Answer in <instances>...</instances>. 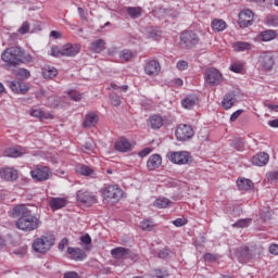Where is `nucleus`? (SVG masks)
<instances>
[{
	"mask_svg": "<svg viewBox=\"0 0 278 278\" xmlns=\"http://www.w3.org/2000/svg\"><path fill=\"white\" fill-rule=\"evenodd\" d=\"M13 216H17V220L15 222V226L20 229V231H25L29 233L31 231H36L42 225L40 218L31 213L25 204H18L12 210Z\"/></svg>",
	"mask_w": 278,
	"mask_h": 278,
	"instance_id": "nucleus-1",
	"label": "nucleus"
},
{
	"mask_svg": "<svg viewBox=\"0 0 278 278\" xmlns=\"http://www.w3.org/2000/svg\"><path fill=\"white\" fill-rule=\"evenodd\" d=\"M55 244V236L51 232H47L33 241V251L47 255L51 251V248Z\"/></svg>",
	"mask_w": 278,
	"mask_h": 278,
	"instance_id": "nucleus-2",
	"label": "nucleus"
},
{
	"mask_svg": "<svg viewBox=\"0 0 278 278\" xmlns=\"http://www.w3.org/2000/svg\"><path fill=\"white\" fill-rule=\"evenodd\" d=\"M1 60L9 66H17V64L25 62V52L18 47L7 48L1 53Z\"/></svg>",
	"mask_w": 278,
	"mask_h": 278,
	"instance_id": "nucleus-3",
	"label": "nucleus"
},
{
	"mask_svg": "<svg viewBox=\"0 0 278 278\" xmlns=\"http://www.w3.org/2000/svg\"><path fill=\"white\" fill-rule=\"evenodd\" d=\"M180 47L182 49H194L197 45L200 42L199 35L194 33L193 30H184L180 34Z\"/></svg>",
	"mask_w": 278,
	"mask_h": 278,
	"instance_id": "nucleus-4",
	"label": "nucleus"
},
{
	"mask_svg": "<svg viewBox=\"0 0 278 278\" xmlns=\"http://www.w3.org/2000/svg\"><path fill=\"white\" fill-rule=\"evenodd\" d=\"M167 157L172 164H177L178 166L192 164V155L188 151L169 152Z\"/></svg>",
	"mask_w": 278,
	"mask_h": 278,
	"instance_id": "nucleus-5",
	"label": "nucleus"
},
{
	"mask_svg": "<svg viewBox=\"0 0 278 278\" xmlns=\"http://www.w3.org/2000/svg\"><path fill=\"white\" fill-rule=\"evenodd\" d=\"M51 169L48 166H37L33 170H30V176L34 181H47L51 179Z\"/></svg>",
	"mask_w": 278,
	"mask_h": 278,
	"instance_id": "nucleus-6",
	"label": "nucleus"
},
{
	"mask_svg": "<svg viewBox=\"0 0 278 278\" xmlns=\"http://www.w3.org/2000/svg\"><path fill=\"white\" fill-rule=\"evenodd\" d=\"M204 79L210 86H218L223 83V74L215 67L205 71Z\"/></svg>",
	"mask_w": 278,
	"mask_h": 278,
	"instance_id": "nucleus-7",
	"label": "nucleus"
},
{
	"mask_svg": "<svg viewBox=\"0 0 278 278\" xmlns=\"http://www.w3.org/2000/svg\"><path fill=\"white\" fill-rule=\"evenodd\" d=\"M104 199H109V201H121L123 199V189L118 187V185L108 186L103 191Z\"/></svg>",
	"mask_w": 278,
	"mask_h": 278,
	"instance_id": "nucleus-8",
	"label": "nucleus"
},
{
	"mask_svg": "<svg viewBox=\"0 0 278 278\" xmlns=\"http://www.w3.org/2000/svg\"><path fill=\"white\" fill-rule=\"evenodd\" d=\"M175 136L177 140H180V142H186V140H190L192 136H194V130L192 129V126L180 124L175 131Z\"/></svg>",
	"mask_w": 278,
	"mask_h": 278,
	"instance_id": "nucleus-9",
	"label": "nucleus"
},
{
	"mask_svg": "<svg viewBox=\"0 0 278 278\" xmlns=\"http://www.w3.org/2000/svg\"><path fill=\"white\" fill-rule=\"evenodd\" d=\"M258 66L263 71H273V66H275V55L273 52H262L258 56Z\"/></svg>",
	"mask_w": 278,
	"mask_h": 278,
	"instance_id": "nucleus-10",
	"label": "nucleus"
},
{
	"mask_svg": "<svg viewBox=\"0 0 278 278\" xmlns=\"http://www.w3.org/2000/svg\"><path fill=\"white\" fill-rule=\"evenodd\" d=\"M257 255L255 247H243L240 248L237 252V257L239 258V262H249L250 260H253Z\"/></svg>",
	"mask_w": 278,
	"mask_h": 278,
	"instance_id": "nucleus-11",
	"label": "nucleus"
},
{
	"mask_svg": "<svg viewBox=\"0 0 278 278\" xmlns=\"http://www.w3.org/2000/svg\"><path fill=\"white\" fill-rule=\"evenodd\" d=\"M81 51V46L79 43H66L62 46V56L63 58H75Z\"/></svg>",
	"mask_w": 278,
	"mask_h": 278,
	"instance_id": "nucleus-12",
	"label": "nucleus"
},
{
	"mask_svg": "<svg viewBox=\"0 0 278 278\" xmlns=\"http://www.w3.org/2000/svg\"><path fill=\"white\" fill-rule=\"evenodd\" d=\"M238 23L240 27H250V25H253V11L249 9L241 11Z\"/></svg>",
	"mask_w": 278,
	"mask_h": 278,
	"instance_id": "nucleus-13",
	"label": "nucleus"
},
{
	"mask_svg": "<svg viewBox=\"0 0 278 278\" xmlns=\"http://www.w3.org/2000/svg\"><path fill=\"white\" fill-rule=\"evenodd\" d=\"M161 71H162V65H160V62H157L155 60L146 62V65H144L146 75L155 77V76L160 75Z\"/></svg>",
	"mask_w": 278,
	"mask_h": 278,
	"instance_id": "nucleus-14",
	"label": "nucleus"
},
{
	"mask_svg": "<svg viewBox=\"0 0 278 278\" xmlns=\"http://www.w3.org/2000/svg\"><path fill=\"white\" fill-rule=\"evenodd\" d=\"M76 199L79 203H85L86 205H94L97 203V197L84 190L77 191Z\"/></svg>",
	"mask_w": 278,
	"mask_h": 278,
	"instance_id": "nucleus-15",
	"label": "nucleus"
},
{
	"mask_svg": "<svg viewBox=\"0 0 278 278\" xmlns=\"http://www.w3.org/2000/svg\"><path fill=\"white\" fill-rule=\"evenodd\" d=\"M10 88L15 94H26V92L29 91V86H27V83L21 80H12L10 83Z\"/></svg>",
	"mask_w": 278,
	"mask_h": 278,
	"instance_id": "nucleus-16",
	"label": "nucleus"
},
{
	"mask_svg": "<svg viewBox=\"0 0 278 278\" xmlns=\"http://www.w3.org/2000/svg\"><path fill=\"white\" fill-rule=\"evenodd\" d=\"M26 153H27V149L21 146H15L4 150L3 155L4 157H23V155H25Z\"/></svg>",
	"mask_w": 278,
	"mask_h": 278,
	"instance_id": "nucleus-17",
	"label": "nucleus"
},
{
	"mask_svg": "<svg viewBox=\"0 0 278 278\" xmlns=\"http://www.w3.org/2000/svg\"><path fill=\"white\" fill-rule=\"evenodd\" d=\"M0 177L4 181H16L18 179V172L12 167H4L0 169Z\"/></svg>",
	"mask_w": 278,
	"mask_h": 278,
	"instance_id": "nucleus-18",
	"label": "nucleus"
},
{
	"mask_svg": "<svg viewBox=\"0 0 278 278\" xmlns=\"http://www.w3.org/2000/svg\"><path fill=\"white\" fill-rule=\"evenodd\" d=\"M115 149L121 153H127L134 149V144H131L127 138L122 137L115 142Z\"/></svg>",
	"mask_w": 278,
	"mask_h": 278,
	"instance_id": "nucleus-19",
	"label": "nucleus"
},
{
	"mask_svg": "<svg viewBox=\"0 0 278 278\" xmlns=\"http://www.w3.org/2000/svg\"><path fill=\"white\" fill-rule=\"evenodd\" d=\"M67 253L68 255H71L72 260H74L75 262H81L86 260V257H88V255H86V251L79 248L70 247L67 248Z\"/></svg>",
	"mask_w": 278,
	"mask_h": 278,
	"instance_id": "nucleus-20",
	"label": "nucleus"
},
{
	"mask_svg": "<svg viewBox=\"0 0 278 278\" xmlns=\"http://www.w3.org/2000/svg\"><path fill=\"white\" fill-rule=\"evenodd\" d=\"M268 160H270L268 153L261 152L252 157V164H254V166H266V164H268Z\"/></svg>",
	"mask_w": 278,
	"mask_h": 278,
	"instance_id": "nucleus-21",
	"label": "nucleus"
},
{
	"mask_svg": "<svg viewBox=\"0 0 278 278\" xmlns=\"http://www.w3.org/2000/svg\"><path fill=\"white\" fill-rule=\"evenodd\" d=\"M148 170H155L162 166V156L160 154H152L147 162Z\"/></svg>",
	"mask_w": 278,
	"mask_h": 278,
	"instance_id": "nucleus-22",
	"label": "nucleus"
},
{
	"mask_svg": "<svg viewBox=\"0 0 278 278\" xmlns=\"http://www.w3.org/2000/svg\"><path fill=\"white\" fill-rule=\"evenodd\" d=\"M181 105L185 110H192L195 105H199V98L194 94L187 96L185 99L181 100Z\"/></svg>",
	"mask_w": 278,
	"mask_h": 278,
	"instance_id": "nucleus-23",
	"label": "nucleus"
},
{
	"mask_svg": "<svg viewBox=\"0 0 278 278\" xmlns=\"http://www.w3.org/2000/svg\"><path fill=\"white\" fill-rule=\"evenodd\" d=\"M47 103L49 108H64V105H66L64 98L58 96L48 97Z\"/></svg>",
	"mask_w": 278,
	"mask_h": 278,
	"instance_id": "nucleus-24",
	"label": "nucleus"
},
{
	"mask_svg": "<svg viewBox=\"0 0 278 278\" xmlns=\"http://www.w3.org/2000/svg\"><path fill=\"white\" fill-rule=\"evenodd\" d=\"M235 103H236V93L228 92L224 96V99L222 101V105L224 110H231Z\"/></svg>",
	"mask_w": 278,
	"mask_h": 278,
	"instance_id": "nucleus-25",
	"label": "nucleus"
},
{
	"mask_svg": "<svg viewBox=\"0 0 278 278\" xmlns=\"http://www.w3.org/2000/svg\"><path fill=\"white\" fill-rule=\"evenodd\" d=\"M111 255L115 260H124L125 256L130 255V250L127 248L118 247L111 250Z\"/></svg>",
	"mask_w": 278,
	"mask_h": 278,
	"instance_id": "nucleus-26",
	"label": "nucleus"
},
{
	"mask_svg": "<svg viewBox=\"0 0 278 278\" xmlns=\"http://www.w3.org/2000/svg\"><path fill=\"white\" fill-rule=\"evenodd\" d=\"M41 75L43 79H53V77H58V68L51 65H46L41 70Z\"/></svg>",
	"mask_w": 278,
	"mask_h": 278,
	"instance_id": "nucleus-27",
	"label": "nucleus"
},
{
	"mask_svg": "<svg viewBox=\"0 0 278 278\" xmlns=\"http://www.w3.org/2000/svg\"><path fill=\"white\" fill-rule=\"evenodd\" d=\"M149 125L151 129H160L164 126V118L161 115H152L149 117Z\"/></svg>",
	"mask_w": 278,
	"mask_h": 278,
	"instance_id": "nucleus-28",
	"label": "nucleus"
},
{
	"mask_svg": "<svg viewBox=\"0 0 278 278\" xmlns=\"http://www.w3.org/2000/svg\"><path fill=\"white\" fill-rule=\"evenodd\" d=\"M97 123H99V116H97L96 113H88L84 119V127L86 128L94 127Z\"/></svg>",
	"mask_w": 278,
	"mask_h": 278,
	"instance_id": "nucleus-29",
	"label": "nucleus"
},
{
	"mask_svg": "<svg viewBox=\"0 0 278 278\" xmlns=\"http://www.w3.org/2000/svg\"><path fill=\"white\" fill-rule=\"evenodd\" d=\"M50 207L55 212V210H62V207H66V199L64 198H52L50 200Z\"/></svg>",
	"mask_w": 278,
	"mask_h": 278,
	"instance_id": "nucleus-30",
	"label": "nucleus"
},
{
	"mask_svg": "<svg viewBox=\"0 0 278 278\" xmlns=\"http://www.w3.org/2000/svg\"><path fill=\"white\" fill-rule=\"evenodd\" d=\"M213 31H225L227 29V22L224 20L215 18L211 23Z\"/></svg>",
	"mask_w": 278,
	"mask_h": 278,
	"instance_id": "nucleus-31",
	"label": "nucleus"
},
{
	"mask_svg": "<svg viewBox=\"0 0 278 278\" xmlns=\"http://www.w3.org/2000/svg\"><path fill=\"white\" fill-rule=\"evenodd\" d=\"M277 38V31L267 29L260 34V40L263 42H270V40H275Z\"/></svg>",
	"mask_w": 278,
	"mask_h": 278,
	"instance_id": "nucleus-32",
	"label": "nucleus"
},
{
	"mask_svg": "<svg viewBox=\"0 0 278 278\" xmlns=\"http://www.w3.org/2000/svg\"><path fill=\"white\" fill-rule=\"evenodd\" d=\"M104 47H105V41H103V39H97L90 43L89 49L92 53H101Z\"/></svg>",
	"mask_w": 278,
	"mask_h": 278,
	"instance_id": "nucleus-33",
	"label": "nucleus"
},
{
	"mask_svg": "<svg viewBox=\"0 0 278 278\" xmlns=\"http://www.w3.org/2000/svg\"><path fill=\"white\" fill-rule=\"evenodd\" d=\"M30 116H34L35 118H53V113H45L42 109H31Z\"/></svg>",
	"mask_w": 278,
	"mask_h": 278,
	"instance_id": "nucleus-34",
	"label": "nucleus"
},
{
	"mask_svg": "<svg viewBox=\"0 0 278 278\" xmlns=\"http://www.w3.org/2000/svg\"><path fill=\"white\" fill-rule=\"evenodd\" d=\"M235 51H251L253 46L247 41H237L232 45Z\"/></svg>",
	"mask_w": 278,
	"mask_h": 278,
	"instance_id": "nucleus-35",
	"label": "nucleus"
},
{
	"mask_svg": "<svg viewBox=\"0 0 278 278\" xmlns=\"http://www.w3.org/2000/svg\"><path fill=\"white\" fill-rule=\"evenodd\" d=\"M126 12L130 18H140L142 16V8L140 7H128Z\"/></svg>",
	"mask_w": 278,
	"mask_h": 278,
	"instance_id": "nucleus-36",
	"label": "nucleus"
},
{
	"mask_svg": "<svg viewBox=\"0 0 278 278\" xmlns=\"http://www.w3.org/2000/svg\"><path fill=\"white\" fill-rule=\"evenodd\" d=\"M237 186L239 190H251L253 188V181L247 179V178H241L237 180Z\"/></svg>",
	"mask_w": 278,
	"mask_h": 278,
	"instance_id": "nucleus-37",
	"label": "nucleus"
},
{
	"mask_svg": "<svg viewBox=\"0 0 278 278\" xmlns=\"http://www.w3.org/2000/svg\"><path fill=\"white\" fill-rule=\"evenodd\" d=\"M15 77H17V79H29L31 73L27 68H18L15 71Z\"/></svg>",
	"mask_w": 278,
	"mask_h": 278,
	"instance_id": "nucleus-38",
	"label": "nucleus"
},
{
	"mask_svg": "<svg viewBox=\"0 0 278 278\" xmlns=\"http://www.w3.org/2000/svg\"><path fill=\"white\" fill-rule=\"evenodd\" d=\"M76 170L79 175H84L86 177L94 173V170L87 165H77Z\"/></svg>",
	"mask_w": 278,
	"mask_h": 278,
	"instance_id": "nucleus-39",
	"label": "nucleus"
},
{
	"mask_svg": "<svg viewBox=\"0 0 278 278\" xmlns=\"http://www.w3.org/2000/svg\"><path fill=\"white\" fill-rule=\"evenodd\" d=\"M169 203L170 200H168V198H159L155 200L154 205L160 210H164V207H167Z\"/></svg>",
	"mask_w": 278,
	"mask_h": 278,
	"instance_id": "nucleus-40",
	"label": "nucleus"
},
{
	"mask_svg": "<svg viewBox=\"0 0 278 278\" xmlns=\"http://www.w3.org/2000/svg\"><path fill=\"white\" fill-rule=\"evenodd\" d=\"M80 242H83V244H86L85 251H90V249H92V238L90 237V235H84L80 238Z\"/></svg>",
	"mask_w": 278,
	"mask_h": 278,
	"instance_id": "nucleus-41",
	"label": "nucleus"
},
{
	"mask_svg": "<svg viewBox=\"0 0 278 278\" xmlns=\"http://www.w3.org/2000/svg\"><path fill=\"white\" fill-rule=\"evenodd\" d=\"M140 227L142 231H153V227H155V225H153V222L146 219L140 223Z\"/></svg>",
	"mask_w": 278,
	"mask_h": 278,
	"instance_id": "nucleus-42",
	"label": "nucleus"
},
{
	"mask_svg": "<svg viewBox=\"0 0 278 278\" xmlns=\"http://www.w3.org/2000/svg\"><path fill=\"white\" fill-rule=\"evenodd\" d=\"M134 58V53L130 50H123L119 52V60L124 62H129Z\"/></svg>",
	"mask_w": 278,
	"mask_h": 278,
	"instance_id": "nucleus-43",
	"label": "nucleus"
},
{
	"mask_svg": "<svg viewBox=\"0 0 278 278\" xmlns=\"http://www.w3.org/2000/svg\"><path fill=\"white\" fill-rule=\"evenodd\" d=\"M160 36H162V31H160V29L153 27L149 28L148 38H152L153 40H155L156 38H160Z\"/></svg>",
	"mask_w": 278,
	"mask_h": 278,
	"instance_id": "nucleus-44",
	"label": "nucleus"
},
{
	"mask_svg": "<svg viewBox=\"0 0 278 278\" xmlns=\"http://www.w3.org/2000/svg\"><path fill=\"white\" fill-rule=\"evenodd\" d=\"M93 149H94V142H92L91 139L86 141L85 144L83 146L84 153H90L93 151Z\"/></svg>",
	"mask_w": 278,
	"mask_h": 278,
	"instance_id": "nucleus-45",
	"label": "nucleus"
},
{
	"mask_svg": "<svg viewBox=\"0 0 278 278\" xmlns=\"http://www.w3.org/2000/svg\"><path fill=\"white\" fill-rule=\"evenodd\" d=\"M266 178L271 184H277V181H278V170L267 173Z\"/></svg>",
	"mask_w": 278,
	"mask_h": 278,
	"instance_id": "nucleus-46",
	"label": "nucleus"
},
{
	"mask_svg": "<svg viewBox=\"0 0 278 278\" xmlns=\"http://www.w3.org/2000/svg\"><path fill=\"white\" fill-rule=\"evenodd\" d=\"M67 94L72 99V101H81V93L75 90H70Z\"/></svg>",
	"mask_w": 278,
	"mask_h": 278,
	"instance_id": "nucleus-47",
	"label": "nucleus"
},
{
	"mask_svg": "<svg viewBox=\"0 0 278 278\" xmlns=\"http://www.w3.org/2000/svg\"><path fill=\"white\" fill-rule=\"evenodd\" d=\"M250 222L251 219H239L235 224H232V227H239V228L249 227Z\"/></svg>",
	"mask_w": 278,
	"mask_h": 278,
	"instance_id": "nucleus-48",
	"label": "nucleus"
},
{
	"mask_svg": "<svg viewBox=\"0 0 278 278\" xmlns=\"http://www.w3.org/2000/svg\"><path fill=\"white\" fill-rule=\"evenodd\" d=\"M233 148L238 151H244V141L242 139H236L233 141Z\"/></svg>",
	"mask_w": 278,
	"mask_h": 278,
	"instance_id": "nucleus-49",
	"label": "nucleus"
},
{
	"mask_svg": "<svg viewBox=\"0 0 278 278\" xmlns=\"http://www.w3.org/2000/svg\"><path fill=\"white\" fill-rule=\"evenodd\" d=\"M244 112V110L240 109V110H237L236 112H233L231 115H230V122L231 123H236V121H238V118H240V115Z\"/></svg>",
	"mask_w": 278,
	"mask_h": 278,
	"instance_id": "nucleus-50",
	"label": "nucleus"
},
{
	"mask_svg": "<svg viewBox=\"0 0 278 278\" xmlns=\"http://www.w3.org/2000/svg\"><path fill=\"white\" fill-rule=\"evenodd\" d=\"M111 103L112 105H114L115 108H118V105H121L122 101H121V96L118 94H113L111 96Z\"/></svg>",
	"mask_w": 278,
	"mask_h": 278,
	"instance_id": "nucleus-51",
	"label": "nucleus"
},
{
	"mask_svg": "<svg viewBox=\"0 0 278 278\" xmlns=\"http://www.w3.org/2000/svg\"><path fill=\"white\" fill-rule=\"evenodd\" d=\"M51 55L52 58H60V55H62V47L59 48L56 46L51 48Z\"/></svg>",
	"mask_w": 278,
	"mask_h": 278,
	"instance_id": "nucleus-52",
	"label": "nucleus"
},
{
	"mask_svg": "<svg viewBox=\"0 0 278 278\" xmlns=\"http://www.w3.org/2000/svg\"><path fill=\"white\" fill-rule=\"evenodd\" d=\"M17 31H18V34H22V36L27 34V31H29V24H28V22H24L22 24V26L18 28Z\"/></svg>",
	"mask_w": 278,
	"mask_h": 278,
	"instance_id": "nucleus-53",
	"label": "nucleus"
},
{
	"mask_svg": "<svg viewBox=\"0 0 278 278\" xmlns=\"http://www.w3.org/2000/svg\"><path fill=\"white\" fill-rule=\"evenodd\" d=\"M176 68H178V71H187L188 70V62L180 60L177 62L176 64Z\"/></svg>",
	"mask_w": 278,
	"mask_h": 278,
	"instance_id": "nucleus-54",
	"label": "nucleus"
},
{
	"mask_svg": "<svg viewBox=\"0 0 278 278\" xmlns=\"http://www.w3.org/2000/svg\"><path fill=\"white\" fill-rule=\"evenodd\" d=\"M242 64L240 63H233L232 65H230V71H232V73H242Z\"/></svg>",
	"mask_w": 278,
	"mask_h": 278,
	"instance_id": "nucleus-55",
	"label": "nucleus"
},
{
	"mask_svg": "<svg viewBox=\"0 0 278 278\" xmlns=\"http://www.w3.org/2000/svg\"><path fill=\"white\" fill-rule=\"evenodd\" d=\"M168 255H170V250H168L167 248H165L159 252V257L161 260H166V257H168Z\"/></svg>",
	"mask_w": 278,
	"mask_h": 278,
	"instance_id": "nucleus-56",
	"label": "nucleus"
},
{
	"mask_svg": "<svg viewBox=\"0 0 278 278\" xmlns=\"http://www.w3.org/2000/svg\"><path fill=\"white\" fill-rule=\"evenodd\" d=\"M269 25H273L274 27H278V15H271L268 17Z\"/></svg>",
	"mask_w": 278,
	"mask_h": 278,
	"instance_id": "nucleus-57",
	"label": "nucleus"
},
{
	"mask_svg": "<svg viewBox=\"0 0 278 278\" xmlns=\"http://www.w3.org/2000/svg\"><path fill=\"white\" fill-rule=\"evenodd\" d=\"M152 151L153 149L151 148H144L139 152V157H147V155H149Z\"/></svg>",
	"mask_w": 278,
	"mask_h": 278,
	"instance_id": "nucleus-58",
	"label": "nucleus"
},
{
	"mask_svg": "<svg viewBox=\"0 0 278 278\" xmlns=\"http://www.w3.org/2000/svg\"><path fill=\"white\" fill-rule=\"evenodd\" d=\"M66 247H68V239L64 238L59 243V251H64Z\"/></svg>",
	"mask_w": 278,
	"mask_h": 278,
	"instance_id": "nucleus-59",
	"label": "nucleus"
},
{
	"mask_svg": "<svg viewBox=\"0 0 278 278\" xmlns=\"http://www.w3.org/2000/svg\"><path fill=\"white\" fill-rule=\"evenodd\" d=\"M63 278H79L77 271H67L63 275Z\"/></svg>",
	"mask_w": 278,
	"mask_h": 278,
	"instance_id": "nucleus-60",
	"label": "nucleus"
},
{
	"mask_svg": "<svg viewBox=\"0 0 278 278\" xmlns=\"http://www.w3.org/2000/svg\"><path fill=\"white\" fill-rule=\"evenodd\" d=\"M173 225H175V227H184V225H186V219L177 218L173 222Z\"/></svg>",
	"mask_w": 278,
	"mask_h": 278,
	"instance_id": "nucleus-61",
	"label": "nucleus"
},
{
	"mask_svg": "<svg viewBox=\"0 0 278 278\" xmlns=\"http://www.w3.org/2000/svg\"><path fill=\"white\" fill-rule=\"evenodd\" d=\"M205 262H216V255L212 253L204 254Z\"/></svg>",
	"mask_w": 278,
	"mask_h": 278,
	"instance_id": "nucleus-62",
	"label": "nucleus"
},
{
	"mask_svg": "<svg viewBox=\"0 0 278 278\" xmlns=\"http://www.w3.org/2000/svg\"><path fill=\"white\" fill-rule=\"evenodd\" d=\"M269 253H271V255H278V244H271L269 245Z\"/></svg>",
	"mask_w": 278,
	"mask_h": 278,
	"instance_id": "nucleus-63",
	"label": "nucleus"
},
{
	"mask_svg": "<svg viewBox=\"0 0 278 278\" xmlns=\"http://www.w3.org/2000/svg\"><path fill=\"white\" fill-rule=\"evenodd\" d=\"M154 275L156 278H165L166 273L162 271L161 269H154Z\"/></svg>",
	"mask_w": 278,
	"mask_h": 278,
	"instance_id": "nucleus-64",
	"label": "nucleus"
}]
</instances>
